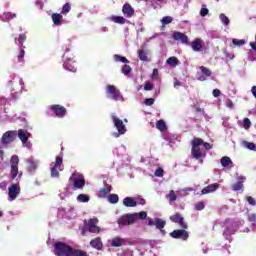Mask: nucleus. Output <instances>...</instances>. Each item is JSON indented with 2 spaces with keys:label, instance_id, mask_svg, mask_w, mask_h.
Masks as SVG:
<instances>
[{
  "label": "nucleus",
  "instance_id": "obj_18",
  "mask_svg": "<svg viewBox=\"0 0 256 256\" xmlns=\"http://www.w3.org/2000/svg\"><path fill=\"white\" fill-rule=\"evenodd\" d=\"M172 39L174 41H180L183 45H191L189 41V37L185 35L183 32L175 31L172 35Z\"/></svg>",
  "mask_w": 256,
  "mask_h": 256
},
{
  "label": "nucleus",
  "instance_id": "obj_43",
  "mask_svg": "<svg viewBox=\"0 0 256 256\" xmlns=\"http://www.w3.org/2000/svg\"><path fill=\"white\" fill-rule=\"evenodd\" d=\"M166 63H167V65H169L170 67H177V65H179V59H177V57H175V56H172V57H169V58L166 60Z\"/></svg>",
  "mask_w": 256,
  "mask_h": 256
},
{
  "label": "nucleus",
  "instance_id": "obj_11",
  "mask_svg": "<svg viewBox=\"0 0 256 256\" xmlns=\"http://www.w3.org/2000/svg\"><path fill=\"white\" fill-rule=\"evenodd\" d=\"M48 115H54V117H58V119H63L65 115H67V109L59 104H54L48 106Z\"/></svg>",
  "mask_w": 256,
  "mask_h": 256
},
{
  "label": "nucleus",
  "instance_id": "obj_49",
  "mask_svg": "<svg viewBox=\"0 0 256 256\" xmlns=\"http://www.w3.org/2000/svg\"><path fill=\"white\" fill-rule=\"evenodd\" d=\"M114 61H116V63H129V61L124 57L121 56L119 54H115L113 56Z\"/></svg>",
  "mask_w": 256,
  "mask_h": 256
},
{
  "label": "nucleus",
  "instance_id": "obj_22",
  "mask_svg": "<svg viewBox=\"0 0 256 256\" xmlns=\"http://www.w3.org/2000/svg\"><path fill=\"white\" fill-rule=\"evenodd\" d=\"M15 65H19V67H24L25 65V48H19L18 53L16 55V59L14 60Z\"/></svg>",
  "mask_w": 256,
  "mask_h": 256
},
{
  "label": "nucleus",
  "instance_id": "obj_13",
  "mask_svg": "<svg viewBox=\"0 0 256 256\" xmlns=\"http://www.w3.org/2000/svg\"><path fill=\"white\" fill-rule=\"evenodd\" d=\"M149 227H156L160 231V233L165 236L167 232L164 230L165 226L167 225V221L161 218H155L154 220L151 218H147Z\"/></svg>",
  "mask_w": 256,
  "mask_h": 256
},
{
  "label": "nucleus",
  "instance_id": "obj_48",
  "mask_svg": "<svg viewBox=\"0 0 256 256\" xmlns=\"http://www.w3.org/2000/svg\"><path fill=\"white\" fill-rule=\"evenodd\" d=\"M189 191H193V188H183L177 191L178 197H187Z\"/></svg>",
  "mask_w": 256,
  "mask_h": 256
},
{
  "label": "nucleus",
  "instance_id": "obj_12",
  "mask_svg": "<svg viewBox=\"0 0 256 256\" xmlns=\"http://www.w3.org/2000/svg\"><path fill=\"white\" fill-rule=\"evenodd\" d=\"M98 223L99 219L97 218H91L88 221L85 220L84 231H88L89 233H100L101 231H104L99 226H97Z\"/></svg>",
  "mask_w": 256,
  "mask_h": 256
},
{
  "label": "nucleus",
  "instance_id": "obj_29",
  "mask_svg": "<svg viewBox=\"0 0 256 256\" xmlns=\"http://www.w3.org/2000/svg\"><path fill=\"white\" fill-rule=\"evenodd\" d=\"M220 164L222 165V167H224V169H233V167H235V165L233 164V160H231L229 156H223L220 159Z\"/></svg>",
  "mask_w": 256,
  "mask_h": 256
},
{
  "label": "nucleus",
  "instance_id": "obj_20",
  "mask_svg": "<svg viewBox=\"0 0 256 256\" xmlns=\"http://www.w3.org/2000/svg\"><path fill=\"white\" fill-rule=\"evenodd\" d=\"M208 77H211V70L207 67L201 66L197 72L198 81H207Z\"/></svg>",
  "mask_w": 256,
  "mask_h": 256
},
{
  "label": "nucleus",
  "instance_id": "obj_17",
  "mask_svg": "<svg viewBox=\"0 0 256 256\" xmlns=\"http://www.w3.org/2000/svg\"><path fill=\"white\" fill-rule=\"evenodd\" d=\"M73 215H75V207L73 206L58 209V217H62L64 219H73Z\"/></svg>",
  "mask_w": 256,
  "mask_h": 256
},
{
  "label": "nucleus",
  "instance_id": "obj_54",
  "mask_svg": "<svg viewBox=\"0 0 256 256\" xmlns=\"http://www.w3.org/2000/svg\"><path fill=\"white\" fill-rule=\"evenodd\" d=\"M71 11V4L70 3H65L62 7L61 10V15H67Z\"/></svg>",
  "mask_w": 256,
  "mask_h": 256
},
{
  "label": "nucleus",
  "instance_id": "obj_34",
  "mask_svg": "<svg viewBox=\"0 0 256 256\" xmlns=\"http://www.w3.org/2000/svg\"><path fill=\"white\" fill-rule=\"evenodd\" d=\"M5 115L2 119L3 123H13L15 119H18L17 114H11L9 111H7V108H4Z\"/></svg>",
  "mask_w": 256,
  "mask_h": 256
},
{
  "label": "nucleus",
  "instance_id": "obj_8",
  "mask_svg": "<svg viewBox=\"0 0 256 256\" xmlns=\"http://www.w3.org/2000/svg\"><path fill=\"white\" fill-rule=\"evenodd\" d=\"M59 171H63V156H57L55 163L50 164V175L52 179H59Z\"/></svg>",
  "mask_w": 256,
  "mask_h": 256
},
{
  "label": "nucleus",
  "instance_id": "obj_28",
  "mask_svg": "<svg viewBox=\"0 0 256 256\" xmlns=\"http://www.w3.org/2000/svg\"><path fill=\"white\" fill-rule=\"evenodd\" d=\"M12 19H17V14L13 12H3L0 14V21H3V23H9Z\"/></svg>",
  "mask_w": 256,
  "mask_h": 256
},
{
  "label": "nucleus",
  "instance_id": "obj_39",
  "mask_svg": "<svg viewBox=\"0 0 256 256\" xmlns=\"http://www.w3.org/2000/svg\"><path fill=\"white\" fill-rule=\"evenodd\" d=\"M52 21L56 27L63 25V16L61 14H52Z\"/></svg>",
  "mask_w": 256,
  "mask_h": 256
},
{
  "label": "nucleus",
  "instance_id": "obj_25",
  "mask_svg": "<svg viewBox=\"0 0 256 256\" xmlns=\"http://www.w3.org/2000/svg\"><path fill=\"white\" fill-rule=\"evenodd\" d=\"M71 195H73V190L71 185L68 184L63 190L59 191L58 197L61 199V201H65V199H69Z\"/></svg>",
  "mask_w": 256,
  "mask_h": 256
},
{
  "label": "nucleus",
  "instance_id": "obj_16",
  "mask_svg": "<svg viewBox=\"0 0 256 256\" xmlns=\"http://www.w3.org/2000/svg\"><path fill=\"white\" fill-rule=\"evenodd\" d=\"M25 163H27L26 169H27L28 173L33 174V173H35V171H37V169H39V165H40L41 161L37 160L33 157H30L25 160Z\"/></svg>",
  "mask_w": 256,
  "mask_h": 256
},
{
  "label": "nucleus",
  "instance_id": "obj_10",
  "mask_svg": "<svg viewBox=\"0 0 256 256\" xmlns=\"http://www.w3.org/2000/svg\"><path fill=\"white\" fill-rule=\"evenodd\" d=\"M226 230L223 233V236L229 243H231V236L235 235L237 233V230L239 229V226L236 224V222H233L232 220H226L225 222Z\"/></svg>",
  "mask_w": 256,
  "mask_h": 256
},
{
  "label": "nucleus",
  "instance_id": "obj_59",
  "mask_svg": "<svg viewBox=\"0 0 256 256\" xmlns=\"http://www.w3.org/2000/svg\"><path fill=\"white\" fill-rule=\"evenodd\" d=\"M134 199H135L136 207L137 205H145L147 203L144 198H141V196L134 197Z\"/></svg>",
  "mask_w": 256,
  "mask_h": 256
},
{
  "label": "nucleus",
  "instance_id": "obj_44",
  "mask_svg": "<svg viewBox=\"0 0 256 256\" xmlns=\"http://www.w3.org/2000/svg\"><path fill=\"white\" fill-rule=\"evenodd\" d=\"M219 19H220L221 23L224 25V27H229V24L231 23V21L229 20V17H227V15H225V13H221L219 15Z\"/></svg>",
  "mask_w": 256,
  "mask_h": 256
},
{
  "label": "nucleus",
  "instance_id": "obj_4",
  "mask_svg": "<svg viewBox=\"0 0 256 256\" xmlns=\"http://www.w3.org/2000/svg\"><path fill=\"white\" fill-rule=\"evenodd\" d=\"M201 145H203V139L201 138H195L192 141V157L199 163H203V159L207 157V152Z\"/></svg>",
  "mask_w": 256,
  "mask_h": 256
},
{
  "label": "nucleus",
  "instance_id": "obj_63",
  "mask_svg": "<svg viewBox=\"0 0 256 256\" xmlns=\"http://www.w3.org/2000/svg\"><path fill=\"white\" fill-rule=\"evenodd\" d=\"M155 177H163L164 171L162 168H157L156 171L154 172Z\"/></svg>",
  "mask_w": 256,
  "mask_h": 256
},
{
  "label": "nucleus",
  "instance_id": "obj_19",
  "mask_svg": "<svg viewBox=\"0 0 256 256\" xmlns=\"http://www.w3.org/2000/svg\"><path fill=\"white\" fill-rule=\"evenodd\" d=\"M173 239H181L182 241H187L189 239V232L183 229L174 230L170 233Z\"/></svg>",
  "mask_w": 256,
  "mask_h": 256
},
{
  "label": "nucleus",
  "instance_id": "obj_60",
  "mask_svg": "<svg viewBox=\"0 0 256 256\" xmlns=\"http://www.w3.org/2000/svg\"><path fill=\"white\" fill-rule=\"evenodd\" d=\"M242 127L246 130L249 129L251 127V120H249V118H244Z\"/></svg>",
  "mask_w": 256,
  "mask_h": 256
},
{
  "label": "nucleus",
  "instance_id": "obj_58",
  "mask_svg": "<svg viewBox=\"0 0 256 256\" xmlns=\"http://www.w3.org/2000/svg\"><path fill=\"white\" fill-rule=\"evenodd\" d=\"M157 37H159V33H155L151 37L146 38L145 43L143 44V47H147V43H151V41H153V39H157Z\"/></svg>",
  "mask_w": 256,
  "mask_h": 256
},
{
  "label": "nucleus",
  "instance_id": "obj_36",
  "mask_svg": "<svg viewBox=\"0 0 256 256\" xmlns=\"http://www.w3.org/2000/svg\"><path fill=\"white\" fill-rule=\"evenodd\" d=\"M15 44L19 47V49H25V41H27V36L25 34H20L18 38L14 39Z\"/></svg>",
  "mask_w": 256,
  "mask_h": 256
},
{
  "label": "nucleus",
  "instance_id": "obj_14",
  "mask_svg": "<svg viewBox=\"0 0 256 256\" xmlns=\"http://www.w3.org/2000/svg\"><path fill=\"white\" fill-rule=\"evenodd\" d=\"M21 195V186H19V182L12 183L8 187V201L11 203L15 201Z\"/></svg>",
  "mask_w": 256,
  "mask_h": 256
},
{
  "label": "nucleus",
  "instance_id": "obj_42",
  "mask_svg": "<svg viewBox=\"0 0 256 256\" xmlns=\"http://www.w3.org/2000/svg\"><path fill=\"white\" fill-rule=\"evenodd\" d=\"M107 201L111 203V205H117L119 203V195L110 194L107 196Z\"/></svg>",
  "mask_w": 256,
  "mask_h": 256
},
{
  "label": "nucleus",
  "instance_id": "obj_56",
  "mask_svg": "<svg viewBox=\"0 0 256 256\" xmlns=\"http://www.w3.org/2000/svg\"><path fill=\"white\" fill-rule=\"evenodd\" d=\"M232 191H243V184L241 182L233 184Z\"/></svg>",
  "mask_w": 256,
  "mask_h": 256
},
{
  "label": "nucleus",
  "instance_id": "obj_15",
  "mask_svg": "<svg viewBox=\"0 0 256 256\" xmlns=\"http://www.w3.org/2000/svg\"><path fill=\"white\" fill-rule=\"evenodd\" d=\"M15 139H17V131L15 130H10L5 132L1 139H0V143L4 146L7 147V145H11V143H13V141H15Z\"/></svg>",
  "mask_w": 256,
  "mask_h": 256
},
{
  "label": "nucleus",
  "instance_id": "obj_2",
  "mask_svg": "<svg viewBox=\"0 0 256 256\" xmlns=\"http://www.w3.org/2000/svg\"><path fill=\"white\" fill-rule=\"evenodd\" d=\"M10 78L11 80L8 81V85L11 89V95H13L14 99H17V97L25 91V82H23V78L17 74H12Z\"/></svg>",
  "mask_w": 256,
  "mask_h": 256
},
{
  "label": "nucleus",
  "instance_id": "obj_24",
  "mask_svg": "<svg viewBox=\"0 0 256 256\" xmlns=\"http://www.w3.org/2000/svg\"><path fill=\"white\" fill-rule=\"evenodd\" d=\"M149 53L150 51L148 49H145V46L142 45V48L138 49L137 51L138 59H140V61L149 63V61H151V59L149 58Z\"/></svg>",
  "mask_w": 256,
  "mask_h": 256
},
{
  "label": "nucleus",
  "instance_id": "obj_26",
  "mask_svg": "<svg viewBox=\"0 0 256 256\" xmlns=\"http://www.w3.org/2000/svg\"><path fill=\"white\" fill-rule=\"evenodd\" d=\"M108 243L111 245V247H123V245H127V240L121 237H114L108 240Z\"/></svg>",
  "mask_w": 256,
  "mask_h": 256
},
{
  "label": "nucleus",
  "instance_id": "obj_46",
  "mask_svg": "<svg viewBox=\"0 0 256 256\" xmlns=\"http://www.w3.org/2000/svg\"><path fill=\"white\" fill-rule=\"evenodd\" d=\"M242 145H243V147H245V149H249V151H256L255 143H252L249 141H243Z\"/></svg>",
  "mask_w": 256,
  "mask_h": 256
},
{
  "label": "nucleus",
  "instance_id": "obj_57",
  "mask_svg": "<svg viewBox=\"0 0 256 256\" xmlns=\"http://www.w3.org/2000/svg\"><path fill=\"white\" fill-rule=\"evenodd\" d=\"M151 79L152 81H159V70L157 68L153 69Z\"/></svg>",
  "mask_w": 256,
  "mask_h": 256
},
{
  "label": "nucleus",
  "instance_id": "obj_6",
  "mask_svg": "<svg viewBox=\"0 0 256 256\" xmlns=\"http://www.w3.org/2000/svg\"><path fill=\"white\" fill-rule=\"evenodd\" d=\"M111 119L115 129H117L118 131V132H112L111 133L112 137H115L117 139L121 137V135H125V133H127V127L123 123V120L119 119V117H117V115L115 114L111 115Z\"/></svg>",
  "mask_w": 256,
  "mask_h": 256
},
{
  "label": "nucleus",
  "instance_id": "obj_38",
  "mask_svg": "<svg viewBox=\"0 0 256 256\" xmlns=\"http://www.w3.org/2000/svg\"><path fill=\"white\" fill-rule=\"evenodd\" d=\"M124 207H137V202H135V197H125L123 199Z\"/></svg>",
  "mask_w": 256,
  "mask_h": 256
},
{
  "label": "nucleus",
  "instance_id": "obj_31",
  "mask_svg": "<svg viewBox=\"0 0 256 256\" xmlns=\"http://www.w3.org/2000/svg\"><path fill=\"white\" fill-rule=\"evenodd\" d=\"M162 138L164 139V141H167L170 147H173V144L175 143V139H177L175 135L169 133L167 130L162 132Z\"/></svg>",
  "mask_w": 256,
  "mask_h": 256
},
{
  "label": "nucleus",
  "instance_id": "obj_52",
  "mask_svg": "<svg viewBox=\"0 0 256 256\" xmlns=\"http://www.w3.org/2000/svg\"><path fill=\"white\" fill-rule=\"evenodd\" d=\"M131 71H132L131 66H129V65H127V64H125V65L122 66L121 73H122L123 75H125L126 77L129 75V73H131Z\"/></svg>",
  "mask_w": 256,
  "mask_h": 256
},
{
  "label": "nucleus",
  "instance_id": "obj_37",
  "mask_svg": "<svg viewBox=\"0 0 256 256\" xmlns=\"http://www.w3.org/2000/svg\"><path fill=\"white\" fill-rule=\"evenodd\" d=\"M107 21H112V23H117L118 25H125L127 20L122 16H110L107 18Z\"/></svg>",
  "mask_w": 256,
  "mask_h": 256
},
{
  "label": "nucleus",
  "instance_id": "obj_33",
  "mask_svg": "<svg viewBox=\"0 0 256 256\" xmlns=\"http://www.w3.org/2000/svg\"><path fill=\"white\" fill-rule=\"evenodd\" d=\"M112 188L111 185L105 183L104 184V188H102L99 193H98V197L100 199H105V197H107L109 195V193H111Z\"/></svg>",
  "mask_w": 256,
  "mask_h": 256
},
{
  "label": "nucleus",
  "instance_id": "obj_3",
  "mask_svg": "<svg viewBox=\"0 0 256 256\" xmlns=\"http://www.w3.org/2000/svg\"><path fill=\"white\" fill-rule=\"evenodd\" d=\"M75 55L70 48H65L62 56L63 68L70 73H77V63L75 62Z\"/></svg>",
  "mask_w": 256,
  "mask_h": 256
},
{
  "label": "nucleus",
  "instance_id": "obj_51",
  "mask_svg": "<svg viewBox=\"0 0 256 256\" xmlns=\"http://www.w3.org/2000/svg\"><path fill=\"white\" fill-rule=\"evenodd\" d=\"M246 43L247 42L244 39H232V45H234V47H243Z\"/></svg>",
  "mask_w": 256,
  "mask_h": 256
},
{
  "label": "nucleus",
  "instance_id": "obj_64",
  "mask_svg": "<svg viewBox=\"0 0 256 256\" xmlns=\"http://www.w3.org/2000/svg\"><path fill=\"white\" fill-rule=\"evenodd\" d=\"M201 148L204 149V151H209L212 147H211V144L207 143V142H203L202 140V145H201Z\"/></svg>",
  "mask_w": 256,
  "mask_h": 256
},
{
  "label": "nucleus",
  "instance_id": "obj_21",
  "mask_svg": "<svg viewBox=\"0 0 256 256\" xmlns=\"http://www.w3.org/2000/svg\"><path fill=\"white\" fill-rule=\"evenodd\" d=\"M189 45L195 53H201V51H203V47H205V42L200 38H196Z\"/></svg>",
  "mask_w": 256,
  "mask_h": 256
},
{
  "label": "nucleus",
  "instance_id": "obj_45",
  "mask_svg": "<svg viewBox=\"0 0 256 256\" xmlns=\"http://www.w3.org/2000/svg\"><path fill=\"white\" fill-rule=\"evenodd\" d=\"M156 127L157 129H159V131H161V133H164L165 131H167V124L163 120H159L156 123Z\"/></svg>",
  "mask_w": 256,
  "mask_h": 256
},
{
  "label": "nucleus",
  "instance_id": "obj_50",
  "mask_svg": "<svg viewBox=\"0 0 256 256\" xmlns=\"http://www.w3.org/2000/svg\"><path fill=\"white\" fill-rule=\"evenodd\" d=\"M173 23V17L171 16H165L161 19L162 27H165L166 25H169Z\"/></svg>",
  "mask_w": 256,
  "mask_h": 256
},
{
  "label": "nucleus",
  "instance_id": "obj_61",
  "mask_svg": "<svg viewBox=\"0 0 256 256\" xmlns=\"http://www.w3.org/2000/svg\"><path fill=\"white\" fill-rule=\"evenodd\" d=\"M248 60L249 61H256V52L254 50H249Z\"/></svg>",
  "mask_w": 256,
  "mask_h": 256
},
{
  "label": "nucleus",
  "instance_id": "obj_1",
  "mask_svg": "<svg viewBox=\"0 0 256 256\" xmlns=\"http://www.w3.org/2000/svg\"><path fill=\"white\" fill-rule=\"evenodd\" d=\"M147 218V212L141 211V212H135V213H128L120 216L117 220L118 226L123 229V227H127L129 225H133V223H136L137 221L144 220Z\"/></svg>",
  "mask_w": 256,
  "mask_h": 256
},
{
  "label": "nucleus",
  "instance_id": "obj_5",
  "mask_svg": "<svg viewBox=\"0 0 256 256\" xmlns=\"http://www.w3.org/2000/svg\"><path fill=\"white\" fill-rule=\"evenodd\" d=\"M73 191L81 190L85 187V176L79 172H74L69 178V184Z\"/></svg>",
  "mask_w": 256,
  "mask_h": 256
},
{
  "label": "nucleus",
  "instance_id": "obj_62",
  "mask_svg": "<svg viewBox=\"0 0 256 256\" xmlns=\"http://www.w3.org/2000/svg\"><path fill=\"white\" fill-rule=\"evenodd\" d=\"M205 209V203L198 202L195 204V210L196 211H203Z\"/></svg>",
  "mask_w": 256,
  "mask_h": 256
},
{
  "label": "nucleus",
  "instance_id": "obj_23",
  "mask_svg": "<svg viewBox=\"0 0 256 256\" xmlns=\"http://www.w3.org/2000/svg\"><path fill=\"white\" fill-rule=\"evenodd\" d=\"M170 221L172 223H178L182 229H187V224L185 223V218L179 213H176L175 215L170 216Z\"/></svg>",
  "mask_w": 256,
  "mask_h": 256
},
{
  "label": "nucleus",
  "instance_id": "obj_32",
  "mask_svg": "<svg viewBox=\"0 0 256 256\" xmlns=\"http://www.w3.org/2000/svg\"><path fill=\"white\" fill-rule=\"evenodd\" d=\"M219 189V184L213 183L208 185L207 187L203 188L201 193L202 195H209V193H215Z\"/></svg>",
  "mask_w": 256,
  "mask_h": 256
},
{
  "label": "nucleus",
  "instance_id": "obj_53",
  "mask_svg": "<svg viewBox=\"0 0 256 256\" xmlns=\"http://www.w3.org/2000/svg\"><path fill=\"white\" fill-rule=\"evenodd\" d=\"M209 15V8H207V5L203 4L200 9V17H207Z\"/></svg>",
  "mask_w": 256,
  "mask_h": 256
},
{
  "label": "nucleus",
  "instance_id": "obj_47",
  "mask_svg": "<svg viewBox=\"0 0 256 256\" xmlns=\"http://www.w3.org/2000/svg\"><path fill=\"white\" fill-rule=\"evenodd\" d=\"M20 141L22 143V147H24L25 149H28V151H32L33 143L31 141H29V139L20 140Z\"/></svg>",
  "mask_w": 256,
  "mask_h": 256
},
{
  "label": "nucleus",
  "instance_id": "obj_35",
  "mask_svg": "<svg viewBox=\"0 0 256 256\" xmlns=\"http://www.w3.org/2000/svg\"><path fill=\"white\" fill-rule=\"evenodd\" d=\"M90 245L93 249L97 251H101L103 249V242L101 241V237H96L90 241Z\"/></svg>",
  "mask_w": 256,
  "mask_h": 256
},
{
  "label": "nucleus",
  "instance_id": "obj_40",
  "mask_svg": "<svg viewBox=\"0 0 256 256\" xmlns=\"http://www.w3.org/2000/svg\"><path fill=\"white\" fill-rule=\"evenodd\" d=\"M76 200L78 203H89V201H91V197L87 194H79Z\"/></svg>",
  "mask_w": 256,
  "mask_h": 256
},
{
  "label": "nucleus",
  "instance_id": "obj_27",
  "mask_svg": "<svg viewBox=\"0 0 256 256\" xmlns=\"http://www.w3.org/2000/svg\"><path fill=\"white\" fill-rule=\"evenodd\" d=\"M16 133L20 141H25L27 139L33 138V135L31 134V132L27 131V129H19L18 131H16Z\"/></svg>",
  "mask_w": 256,
  "mask_h": 256
},
{
  "label": "nucleus",
  "instance_id": "obj_9",
  "mask_svg": "<svg viewBox=\"0 0 256 256\" xmlns=\"http://www.w3.org/2000/svg\"><path fill=\"white\" fill-rule=\"evenodd\" d=\"M106 95L108 99H112V101H125V98L123 97V94H121V91L117 89V87L113 85H108L106 87Z\"/></svg>",
  "mask_w": 256,
  "mask_h": 256
},
{
  "label": "nucleus",
  "instance_id": "obj_55",
  "mask_svg": "<svg viewBox=\"0 0 256 256\" xmlns=\"http://www.w3.org/2000/svg\"><path fill=\"white\" fill-rule=\"evenodd\" d=\"M245 201L251 206V207H256V200L253 198V196H246Z\"/></svg>",
  "mask_w": 256,
  "mask_h": 256
},
{
  "label": "nucleus",
  "instance_id": "obj_41",
  "mask_svg": "<svg viewBox=\"0 0 256 256\" xmlns=\"http://www.w3.org/2000/svg\"><path fill=\"white\" fill-rule=\"evenodd\" d=\"M165 197L168 200V203L171 205V203H175V200L177 199V194H175L173 190H170Z\"/></svg>",
  "mask_w": 256,
  "mask_h": 256
},
{
  "label": "nucleus",
  "instance_id": "obj_7",
  "mask_svg": "<svg viewBox=\"0 0 256 256\" xmlns=\"http://www.w3.org/2000/svg\"><path fill=\"white\" fill-rule=\"evenodd\" d=\"M11 171H10V179L11 181H21V177L23 173H19V156L13 155L10 159Z\"/></svg>",
  "mask_w": 256,
  "mask_h": 256
},
{
  "label": "nucleus",
  "instance_id": "obj_30",
  "mask_svg": "<svg viewBox=\"0 0 256 256\" xmlns=\"http://www.w3.org/2000/svg\"><path fill=\"white\" fill-rule=\"evenodd\" d=\"M122 13L128 19H131V17L135 15V9H133V7L130 4L126 3L122 8Z\"/></svg>",
  "mask_w": 256,
  "mask_h": 256
}]
</instances>
